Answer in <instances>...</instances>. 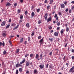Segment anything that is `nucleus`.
<instances>
[{"instance_id":"nucleus-41","label":"nucleus","mask_w":74,"mask_h":74,"mask_svg":"<svg viewBox=\"0 0 74 74\" xmlns=\"http://www.w3.org/2000/svg\"><path fill=\"white\" fill-rule=\"evenodd\" d=\"M3 53L4 55H5L6 54V51H5V50H4L3 52Z\"/></svg>"},{"instance_id":"nucleus-23","label":"nucleus","mask_w":74,"mask_h":74,"mask_svg":"<svg viewBox=\"0 0 74 74\" xmlns=\"http://www.w3.org/2000/svg\"><path fill=\"white\" fill-rule=\"evenodd\" d=\"M44 4H47L48 3V0H45V2H44Z\"/></svg>"},{"instance_id":"nucleus-51","label":"nucleus","mask_w":74,"mask_h":74,"mask_svg":"<svg viewBox=\"0 0 74 74\" xmlns=\"http://www.w3.org/2000/svg\"><path fill=\"white\" fill-rule=\"evenodd\" d=\"M69 11V9L68 8H66L65 10L66 12H67Z\"/></svg>"},{"instance_id":"nucleus-24","label":"nucleus","mask_w":74,"mask_h":74,"mask_svg":"<svg viewBox=\"0 0 74 74\" xmlns=\"http://www.w3.org/2000/svg\"><path fill=\"white\" fill-rule=\"evenodd\" d=\"M20 49H18L16 51V53H18L19 52Z\"/></svg>"},{"instance_id":"nucleus-33","label":"nucleus","mask_w":74,"mask_h":74,"mask_svg":"<svg viewBox=\"0 0 74 74\" xmlns=\"http://www.w3.org/2000/svg\"><path fill=\"white\" fill-rule=\"evenodd\" d=\"M49 67L50 69H52V64H50Z\"/></svg>"},{"instance_id":"nucleus-1","label":"nucleus","mask_w":74,"mask_h":74,"mask_svg":"<svg viewBox=\"0 0 74 74\" xmlns=\"http://www.w3.org/2000/svg\"><path fill=\"white\" fill-rule=\"evenodd\" d=\"M74 69V66H73L71 68V69H70V70L69 71V72L71 73V72H72V73H74V70H73Z\"/></svg>"},{"instance_id":"nucleus-17","label":"nucleus","mask_w":74,"mask_h":74,"mask_svg":"<svg viewBox=\"0 0 74 74\" xmlns=\"http://www.w3.org/2000/svg\"><path fill=\"white\" fill-rule=\"evenodd\" d=\"M30 56L31 59H32V58H33V54L31 53L30 54Z\"/></svg>"},{"instance_id":"nucleus-12","label":"nucleus","mask_w":74,"mask_h":74,"mask_svg":"<svg viewBox=\"0 0 74 74\" xmlns=\"http://www.w3.org/2000/svg\"><path fill=\"white\" fill-rule=\"evenodd\" d=\"M6 6H10V5H11V4H10V3L7 2L6 3Z\"/></svg>"},{"instance_id":"nucleus-28","label":"nucleus","mask_w":74,"mask_h":74,"mask_svg":"<svg viewBox=\"0 0 74 74\" xmlns=\"http://www.w3.org/2000/svg\"><path fill=\"white\" fill-rule=\"evenodd\" d=\"M9 44H10V45H12V42H11V39L9 40Z\"/></svg>"},{"instance_id":"nucleus-47","label":"nucleus","mask_w":74,"mask_h":74,"mask_svg":"<svg viewBox=\"0 0 74 74\" xmlns=\"http://www.w3.org/2000/svg\"><path fill=\"white\" fill-rule=\"evenodd\" d=\"M72 11V10H71V9H70L69 10V13H70V14H71V12H71Z\"/></svg>"},{"instance_id":"nucleus-64","label":"nucleus","mask_w":74,"mask_h":74,"mask_svg":"<svg viewBox=\"0 0 74 74\" xmlns=\"http://www.w3.org/2000/svg\"><path fill=\"white\" fill-rule=\"evenodd\" d=\"M72 52H73L74 53V49H72Z\"/></svg>"},{"instance_id":"nucleus-45","label":"nucleus","mask_w":74,"mask_h":74,"mask_svg":"<svg viewBox=\"0 0 74 74\" xmlns=\"http://www.w3.org/2000/svg\"><path fill=\"white\" fill-rule=\"evenodd\" d=\"M18 74V69H17L16 72V74Z\"/></svg>"},{"instance_id":"nucleus-5","label":"nucleus","mask_w":74,"mask_h":74,"mask_svg":"<svg viewBox=\"0 0 74 74\" xmlns=\"http://www.w3.org/2000/svg\"><path fill=\"white\" fill-rule=\"evenodd\" d=\"M35 15V14H34V12H32L31 14V18H32Z\"/></svg>"},{"instance_id":"nucleus-22","label":"nucleus","mask_w":74,"mask_h":74,"mask_svg":"<svg viewBox=\"0 0 74 74\" xmlns=\"http://www.w3.org/2000/svg\"><path fill=\"white\" fill-rule=\"evenodd\" d=\"M64 32V29H62L61 31H60L61 34H63Z\"/></svg>"},{"instance_id":"nucleus-38","label":"nucleus","mask_w":74,"mask_h":74,"mask_svg":"<svg viewBox=\"0 0 74 74\" xmlns=\"http://www.w3.org/2000/svg\"><path fill=\"white\" fill-rule=\"evenodd\" d=\"M42 54H41L40 55V59H42Z\"/></svg>"},{"instance_id":"nucleus-2","label":"nucleus","mask_w":74,"mask_h":74,"mask_svg":"<svg viewBox=\"0 0 74 74\" xmlns=\"http://www.w3.org/2000/svg\"><path fill=\"white\" fill-rule=\"evenodd\" d=\"M52 21V17L51 16H50L49 17V18H48V19L47 20V22H50Z\"/></svg>"},{"instance_id":"nucleus-48","label":"nucleus","mask_w":74,"mask_h":74,"mask_svg":"<svg viewBox=\"0 0 74 74\" xmlns=\"http://www.w3.org/2000/svg\"><path fill=\"white\" fill-rule=\"evenodd\" d=\"M27 13H28V12H27V10H26L25 12V15H26V14H27Z\"/></svg>"},{"instance_id":"nucleus-58","label":"nucleus","mask_w":74,"mask_h":74,"mask_svg":"<svg viewBox=\"0 0 74 74\" xmlns=\"http://www.w3.org/2000/svg\"><path fill=\"white\" fill-rule=\"evenodd\" d=\"M56 5H55L54 6V8H53V9H56Z\"/></svg>"},{"instance_id":"nucleus-61","label":"nucleus","mask_w":74,"mask_h":74,"mask_svg":"<svg viewBox=\"0 0 74 74\" xmlns=\"http://www.w3.org/2000/svg\"><path fill=\"white\" fill-rule=\"evenodd\" d=\"M49 29H52V27L50 26L49 27Z\"/></svg>"},{"instance_id":"nucleus-3","label":"nucleus","mask_w":74,"mask_h":74,"mask_svg":"<svg viewBox=\"0 0 74 74\" xmlns=\"http://www.w3.org/2000/svg\"><path fill=\"white\" fill-rule=\"evenodd\" d=\"M1 25L2 26H4L5 25V21H3L2 22V23L1 24Z\"/></svg>"},{"instance_id":"nucleus-59","label":"nucleus","mask_w":74,"mask_h":74,"mask_svg":"<svg viewBox=\"0 0 74 74\" xmlns=\"http://www.w3.org/2000/svg\"><path fill=\"white\" fill-rule=\"evenodd\" d=\"M57 30H59V29H60V27H57Z\"/></svg>"},{"instance_id":"nucleus-44","label":"nucleus","mask_w":74,"mask_h":74,"mask_svg":"<svg viewBox=\"0 0 74 74\" xmlns=\"http://www.w3.org/2000/svg\"><path fill=\"white\" fill-rule=\"evenodd\" d=\"M40 8L38 9L37 10V12H40Z\"/></svg>"},{"instance_id":"nucleus-56","label":"nucleus","mask_w":74,"mask_h":74,"mask_svg":"<svg viewBox=\"0 0 74 74\" xmlns=\"http://www.w3.org/2000/svg\"><path fill=\"white\" fill-rule=\"evenodd\" d=\"M32 36H34V33L32 32V34H31Z\"/></svg>"},{"instance_id":"nucleus-52","label":"nucleus","mask_w":74,"mask_h":74,"mask_svg":"<svg viewBox=\"0 0 74 74\" xmlns=\"http://www.w3.org/2000/svg\"><path fill=\"white\" fill-rule=\"evenodd\" d=\"M2 45L3 47H4V46L5 45V44L4 43V42H3L2 43Z\"/></svg>"},{"instance_id":"nucleus-34","label":"nucleus","mask_w":74,"mask_h":74,"mask_svg":"<svg viewBox=\"0 0 74 74\" xmlns=\"http://www.w3.org/2000/svg\"><path fill=\"white\" fill-rule=\"evenodd\" d=\"M60 22H58L57 24V26H60Z\"/></svg>"},{"instance_id":"nucleus-54","label":"nucleus","mask_w":74,"mask_h":74,"mask_svg":"<svg viewBox=\"0 0 74 74\" xmlns=\"http://www.w3.org/2000/svg\"><path fill=\"white\" fill-rule=\"evenodd\" d=\"M58 14L59 15H61V12H58Z\"/></svg>"},{"instance_id":"nucleus-26","label":"nucleus","mask_w":74,"mask_h":74,"mask_svg":"<svg viewBox=\"0 0 74 74\" xmlns=\"http://www.w3.org/2000/svg\"><path fill=\"white\" fill-rule=\"evenodd\" d=\"M10 26V24L6 26V29H8V28H9Z\"/></svg>"},{"instance_id":"nucleus-27","label":"nucleus","mask_w":74,"mask_h":74,"mask_svg":"<svg viewBox=\"0 0 74 74\" xmlns=\"http://www.w3.org/2000/svg\"><path fill=\"white\" fill-rule=\"evenodd\" d=\"M49 66V64H47L45 67L46 68V69H48Z\"/></svg>"},{"instance_id":"nucleus-16","label":"nucleus","mask_w":74,"mask_h":74,"mask_svg":"<svg viewBox=\"0 0 74 74\" xmlns=\"http://www.w3.org/2000/svg\"><path fill=\"white\" fill-rule=\"evenodd\" d=\"M49 41H51V42H52V41H53V38H49Z\"/></svg>"},{"instance_id":"nucleus-35","label":"nucleus","mask_w":74,"mask_h":74,"mask_svg":"<svg viewBox=\"0 0 74 74\" xmlns=\"http://www.w3.org/2000/svg\"><path fill=\"white\" fill-rule=\"evenodd\" d=\"M38 23V24H40V23H41V21L40 20H39Z\"/></svg>"},{"instance_id":"nucleus-37","label":"nucleus","mask_w":74,"mask_h":74,"mask_svg":"<svg viewBox=\"0 0 74 74\" xmlns=\"http://www.w3.org/2000/svg\"><path fill=\"white\" fill-rule=\"evenodd\" d=\"M38 40H39V39H41V36H39L38 37Z\"/></svg>"},{"instance_id":"nucleus-13","label":"nucleus","mask_w":74,"mask_h":74,"mask_svg":"<svg viewBox=\"0 0 74 74\" xmlns=\"http://www.w3.org/2000/svg\"><path fill=\"white\" fill-rule=\"evenodd\" d=\"M38 58H39V55H38V54H37L36 55L35 58H36V59H38Z\"/></svg>"},{"instance_id":"nucleus-25","label":"nucleus","mask_w":74,"mask_h":74,"mask_svg":"<svg viewBox=\"0 0 74 74\" xmlns=\"http://www.w3.org/2000/svg\"><path fill=\"white\" fill-rule=\"evenodd\" d=\"M16 25L15 23H13L12 24L11 26H12L14 27Z\"/></svg>"},{"instance_id":"nucleus-31","label":"nucleus","mask_w":74,"mask_h":74,"mask_svg":"<svg viewBox=\"0 0 74 74\" xmlns=\"http://www.w3.org/2000/svg\"><path fill=\"white\" fill-rule=\"evenodd\" d=\"M18 14H19V13H21V10L19 9H18L17 11Z\"/></svg>"},{"instance_id":"nucleus-63","label":"nucleus","mask_w":74,"mask_h":74,"mask_svg":"<svg viewBox=\"0 0 74 74\" xmlns=\"http://www.w3.org/2000/svg\"><path fill=\"white\" fill-rule=\"evenodd\" d=\"M34 8V6H32V9H33Z\"/></svg>"},{"instance_id":"nucleus-55","label":"nucleus","mask_w":74,"mask_h":74,"mask_svg":"<svg viewBox=\"0 0 74 74\" xmlns=\"http://www.w3.org/2000/svg\"><path fill=\"white\" fill-rule=\"evenodd\" d=\"M71 59H72V60H74V56H73L71 57Z\"/></svg>"},{"instance_id":"nucleus-49","label":"nucleus","mask_w":74,"mask_h":74,"mask_svg":"<svg viewBox=\"0 0 74 74\" xmlns=\"http://www.w3.org/2000/svg\"><path fill=\"white\" fill-rule=\"evenodd\" d=\"M48 14L47 13H46L45 14V16H48Z\"/></svg>"},{"instance_id":"nucleus-11","label":"nucleus","mask_w":74,"mask_h":74,"mask_svg":"<svg viewBox=\"0 0 74 74\" xmlns=\"http://www.w3.org/2000/svg\"><path fill=\"white\" fill-rule=\"evenodd\" d=\"M2 36L4 37H5L7 36V34H5V33H3L2 34Z\"/></svg>"},{"instance_id":"nucleus-19","label":"nucleus","mask_w":74,"mask_h":74,"mask_svg":"<svg viewBox=\"0 0 74 74\" xmlns=\"http://www.w3.org/2000/svg\"><path fill=\"white\" fill-rule=\"evenodd\" d=\"M44 18H45V21H47V19L48 18V17L47 16H44Z\"/></svg>"},{"instance_id":"nucleus-43","label":"nucleus","mask_w":74,"mask_h":74,"mask_svg":"<svg viewBox=\"0 0 74 74\" xmlns=\"http://www.w3.org/2000/svg\"><path fill=\"white\" fill-rule=\"evenodd\" d=\"M28 41H30V37H28Z\"/></svg>"},{"instance_id":"nucleus-4","label":"nucleus","mask_w":74,"mask_h":74,"mask_svg":"<svg viewBox=\"0 0 74 74\" xmlns=\"http://www.w3.org/2000/svg\"><path fill=\"white\" fill-rule=\"evenodd\" d=\"M39 67L41 69H42L43 68H44V65H40Z\"/></svg>"},{"instance_id":"nucleus-18","label":"nucleus","mask_w":74,"mask_h":74,"mask_svg":"<svg viewBox=\"0 0 74 74\" xmlns=\"http://www.w3.org/2000/svg\"><path fill=\"white\" fill-rule=\"evenodd\" d=\"M18 27H19V25H17L16 26V27H15L14 28V30H16L17 29H18Z\"/></svg>"},{"instance_id":"nucleus-9","label":"nucleus","mask_w":74,"mask_h":74,"mask_svg":"<svg viewBox=\"0 0 74 74\" xmlns=\"http://www.w3.org/2000/svg\"><path fill=\"white\" fill-rule=\"evenodd\" d=\"M26 26L27 28H29L30 27V25L29 23H27L26 24Z\"/></svg>"},{"instance_id":"nucleus-7","label":"nucleus","mask_w":74,"mask_h":74,"mask_svg":"<svg viewBox=\"0 0 74 74\" xmlns=\"http://www.w3.org/2000/svg\"><path fill=\"white\" fill-rule=\"evenodd\" d=\"M54 35L55 36H58V35H59V34L58 32H55L54 33Z\"/></svg>"},{"instance_id":"nucleus-60","label":"nucleus","mask_w":74,"mask_h":74,"mask_svg":"<svg viewBox=\"0 0 74 74\" xmlns=\"http://www.w3.org/2000/svg\"><path fill=\"white\" fill-rule=\"evenodd\" d=\"M21 3H23V0H20Z\"/></svg>"},{"instance_id":"nucleus-42","label":"nucleus","mask_w":74,"mask_h":74,"mask_svg":"<svg viewBox=\"0 0 74 74\" xmlns=\"http://www.w3.org/2000/svg\"><path fill=\"white\" fill-rule=\"evenodd\" d=\"M54 17V18H56L57 17H58V14H56L55 15Z\"/></svg>"},{"instance_id":"nucleus-10","label":"nucleus","mask_w":74,"mask_h":74,"mask_svg":"<svg viewBox=\"0 0 74 74\" xmlns=\"http://www.w3.org/2000/svg\"><path fill=\"white\" fill-rule=\"evenodd\" d=\"M65 7V6L63 4H62L61 5V7L62 8H64V7Z\"/></svg>"},{"instance_id":"nucleus-32","label":"nucleus","mask_w":74,"mask_h":74,"mask_svg":"<svg viewBox=\"0 0 74 74\" xmlns=\"http://www.w3.org/2000/svg\"><path fill=\"white\" fill-rule=\"evenodd\" d=\"M69 31V28L68 27H67L66 28V31L67 32H68Z\"/></svg>"},{"instance_id":"nucleus-46","label":"nucleus","mask_w":74,"mask_h":74,"mask_svg":"<svg viewBox=\"0 0 74 74\" xmlns=\"http://www.w3.org/2000/svg\"><path fill=\"white\" fill-rule=\"evenodd\" d=\"M49 8H50V6L48 5L47 6V10H49Z\"/></svg>"},{"instance_id":"nucleus-50","label":"nucleus","mask_w":74,"mask_h":74,"mask_svg":"<svg viewBox=\"0 0 74 74\" xmlns=\"http://www.w3.org/2000/svg\"><path fill=\"white\" fill-rule=\"evenodd\" d=\"M74 6H73L72 7H71V9L72 10H74Z\"/></svg>"},{"instance_id":"nucleus-15","label":"nucleus","mask_w":74,"mask_h":74,"mask_svg":"<svg viewBox=\"0 0 74 74\" xmlns=\"http://www.w3.org/2000/svg\"><path fill=\"white\" fill-rule=\"evenodd\" d=\"M23 15L21 14L20 16V18L21 19H23Z\"/></svg>"},{"instance_id":"nucleus-14","label":"nucleus","mask_w":74,"mask_h":74,"mask_svg":"<svg viewBox=\"0 0 74 74\" xmlns=\"http://www.w3.org/2000/svg\"><path fill=\"white\" fill-rule=\"evenodd\" d=\"M20 42L21 43L22 42H23V38H22L20 39Z\"/></svg>"},{"instance_id":"nucleus-40","label":"nucleus","mask_w":74,"mask_h":74,"mask_svg":"<svg viewBox=\"0 0 74 74\" xmlns=\"http://www.w3.org/2000/svg\"><path fill=\"white\" fill-rule=\"evenodd\" d=\"M53 2V0H50L49 3L51 4H52V3Z\"/></svg>"},{"instance_id":"nucleus-36","label":"nucleus","mask_w":74,"mask_h":74,"mask_svg":"<svg viewBox=\"0 0 74 74\" xmlns=\"http://www.w3.org/2000/svg\"><path fill=\"white\" fill-rule=\"evenodd\" d=\"M28 55L29 54H27V53H26L25 56V58H27Z\"/></svg>"},{"instance_id":"nucleus-20","label":"nucleus","mask_w":74,"mask_h":74,"mask_svg":"<svg viewBox=\"0 0 74 74\" xmlns=\"http://www.w3.org/2000/svg\"><path fill=\"white\" fill-rule=\"evenodd\" d=\"M43 40H44V38H42L40 41H39L41 43V42H43Z\"/></svg>"},{"instance_id":"nucleus-6","label":"nucleus","mask_w":74,"mask_h":74,"mask_svg":"<svg viewBox=\"0 0 74 74\" xmlns=\"http://www.w3.org/2000/svg\"><path fill=\"white\" fill-rule=\"evenodd\" d=\"M29 65H30V62H29V61H27L26 63V66H27H27H29Z\"/></svg>"},{"instance_id":"nucleus-39","label":"nucleus","mask_w":74,"mask_h":74,"mask_svg":"<svg viewBox=\"0 0 74 74\" xmlns=\"http://www.w3.org/2000/svg\"><path fill=\"white\" fill-rule=\"evenodd\" d=\"M37 72V71L36 70V69L34 70V73H36Z\"/></svg>"},{"instance_id":"nucleus-53","label":"nucleus","mask_w":74,"mask_h":74,"mask_svg":"<svg viewBox=\"0 0 74 74\" xmlns=\"http://www.w3.org/2000/svg\"><path fill=\"white\" fill-rule=\"evenodd\" d=\"M52 53V51L50 52V53H49V55H51Z\"/></svg>"},{"instance_id":"nucleus-57","label":"nucleus","mask_w":74,"mask_h":74,"mask_svg":"<svg viewBox=\"0 0 74 74\" xmlns=\"http://www.w3.org/2000/svg\"><path fill=\"white\" fill-rule=\"evenodd\" d=\"M24 44H25V45H26V44H27V41H25L24 42Z\"/></svg>"},{"instance_id":"nucleus-29","label":"nucleus","mask_w":74,"mask_h":74,"mask_svg":"<svg viewBox=\"0 0 74 74\" xmlns=\"http://www.w3.org/2000/svg\"><path fill=\"white\" fill-rule=\"evenodd\" d=\"M23 21V20H22V19H20L19 21V23H21V22H22Z\"/></svg>"},{"instance_id":"nucleus-21","label":"nucleus","mask_w":74,"mask_h":74,"mask_svg":"<svg viewBox=\"0 0 74 74\" xmlns=\"http://www.w3.org/2000/svg\"><path fill=\"white\" fill-rule=\"evenodd\" d=\"M22 70H23L22 68H20L19 69V71L20 72H22Z\"/></svg>"},{"instance_id":"nucleus-8","label":"nucleus","mask_w":74,"mask_h":74,"mask_svg":"<svg viewBox=\"0 0 74 74\" xmlns=\"http://www.w3.org/2000/svg\"><path fill=\"white\" fill-rule=\"evenodd\" d=\"M25 60H26V59H25V58H24L23 59V61L20 62V64H22V63H24L25 62Z\"/></svg>"},{"instance_id":"nucleus-62","label":"nucleus","mask_w":74,"mask_h":74,"mask_svg":"<svg viewBox=\"0 0 74 74\" xmlns=\"http://www.w3.org/2000/svg\"><path fill=\"white\" fill-rule=\"evenodd\" d=\"M2 45V42H0V47H1Z\"/></svg>"},{"instance_id":"nucleus-30","label":"nucleus","mask_w":74,"mask_h":74,"mask_svg":"<svg viewBox=\"0 0 74 74\" xmlns=\"http://www.w3.org/2000/svg\"><path fill=\"white\" fill-rule=\"evenodd\" d=\"M15 66L16 67H19V63L17 64Z\"/></svg>"}]
</instances>
